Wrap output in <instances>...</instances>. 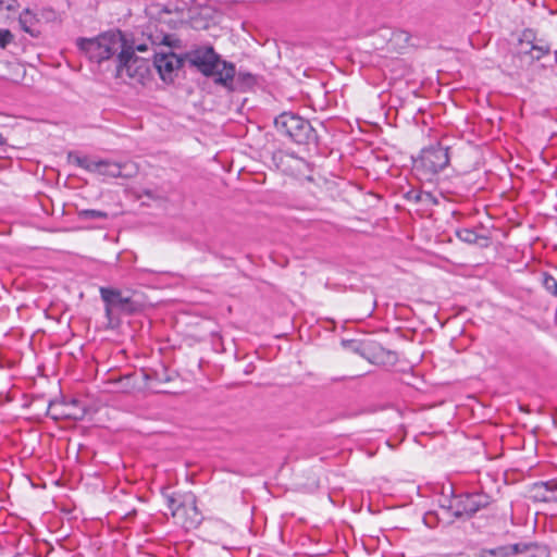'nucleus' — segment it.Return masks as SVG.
I'll list each match as a JSON object with an SVG mask.
<instances>
[{
    "label": "nucleus",
    "instance_id": "25",
    "mask_svg": "<svg viewBox=\"0 0 557 557\" xmlns=\"http://www.w3.org/2000/svg\"><path fill=\"white\" fill-rule=\"evenodd\" d=\"M14 39L13 34L9 29L0 28V47L5 48Z\"/></svg>",
    "mask_w": 557,
    "mask_h": 557
},
{
    "label": "nucleus",
    "instance_id": "17",
    "mask_svg": "<svg viewBox=\"0 0 557 557\" xmlns=\"http://www.w3.org/2000/svg\"><path fill=\"white\" fill-rule=\"evenodd\" d=\"M519 549L521 547L513 544L491 549L483 548L480 550L479 557H513V552H519Z\"/></svg>",
    "mask_w": 557,
    "mask_h": 557
},
{
    "label": "nucleus",
    "instance_id": "19",
    "mask_svg": "<svg viewBox=\"0 0 557 557\" xmlns=\"http://www.w3.org/2000/svg\"><path fill=\"white\" fill-rule=\"evenodd\" d=\"M550 52V46L545 44L543 40H534V49L530 53V58L528 60V66L533 64L535 61L541 60L544 55Z\"/></svg>",
    "mask_w": 557,
    "mask_h": 557
},
{
    "label": "nucleus",
    "instance_id": "20",
    "mask_svg": "<svg viewBox=\"0 0 557 557\" xmlns=\"http://www.w3.org/2000/svg\"><path fill=\"white\" fill-rule=\"evenodd\" d=\"M69 162L76 164L79 168H83L89 172H92L95 169V162L89 160L87 157H81L74 152H70L67 154Z\"/></svg>",
    "mask_w": 557,
    "mask_h": 557
},
{
    "label": "nucleus",
    "instance_id": "10",
    "mask_svg": "<svg viewBox=\"0 0 557 557\" xmlns=\"http://www.w3.org/2000/svg\"><path fill=\"white\" fill-rule=\"evenodd\" d=\"M96 172L109 177H131L136 173V169L132 163H117L108 160H99L95 162Z\"/></svg>",
    "mask_w": 557,
    "mask_h": 557
},
{
    "label": "nucleus",
    "instance_id": "12",
    "mask_svg": "<svg viewBox=\"0 0 557 557\" xmlns=\"http://www.w3.org/2000/svg\"><path fill=\"white\" fill-rule=\"evenodd\" d=\"M535 35L531 29H525L519 38L516 47V57L520 60V66H528V60L534 49Z\"/></svg>",
    "mask_w": 557,
    "mask_h": 557
},
{
    "label": "nucleus",
    "instance_id": "8",
    "mask_svg": "<svg viewBox=\"0 0 557 557\" xmlns=\"http://www.w3.org/2000/svg\"><path fill=\"white\" fill-rule=\"evenodd\" d=\"M47 414L54 420H58L61 416L73 420H82L87 414V407L75 398L70 403L62 404L50 401Z\"/></svg>",
    "mask_w": 557,
    "mask_h": 557
},
{
    "label": "nucleus",
    "instance_id": "9",
    "mask_svg": "<svg viewBox=\"0 0 557 557\" xmlns=\"http://www.w3.org/2000/svg\"><path fill=\"white\" fill-rule=\"evenodd\" d=\"M153 65L164 82H173L174 72L182 65V60L172 51L156 52Z\"/></svg>",
    "mask_w": 557,
    "mask_h": 557
},
{
    "label": "nucleus",
    "instance_id": "18",
    "mask_svg": "<svg viewBox=\"0 0 557 557\" xmlns=\"http://www.w3.org/2000/svg\"><path fill=\"white\" fill-rule=\"evenodd\" d=\"M256 83L255 76L249 72H236L233 82V89H246L253 86Z\"/></svg>",
    "mask_w": 557,
    "mask_h": 557
},
{
    "label": "nucleus",
    "instance_id": "4",
    "mask_svg": "<svg viewBox=\"0 0 557 557\" xmlns=\"http://www.w3.org/2000/svg\"><path fill=\"white\" fill-rule=\"evenodd\" d=\"M491 496L484 493H466L454 496L443 510L455 519H471L478 511L490 506Z\"/></svg>",
    "mask_w": 557,
    "mask_h": 557
},
{
    "label": "nucleus",
    "instance_id": "7",
    "mask_svg": "<svg viewBox=\"0 0 557 557\" xmlns=\"http://www.w3.org/2000/svg\"><path fill=\"white\" fill-rule=\"evenodd\" d=\"M100 295L104 302H111L120 313L133 314L141 309V302L133 295H124L120 289L101 287Z\"/></svg>",
    "mask_w": 557,
    "mask_h": 557
},
{
    "label": "nucleus",
    "instance_id": "14",
    "mask_svg": "<svg viewBox=\"0 0 557 557\" xmlns=\"http://www.w3.org/2000/svg\"><path fill=\"white\" fill-rule=\"evenodd\" d=\"M520 546L519 552H513V557H549V549L546 545L539 543H515Z\"/></svg>",
    "mask_w": 557,
    "mask_h": 557
},
{
    "label": "nucleus",
    "instance_id": "37",
    "mask_svg": "<svg viewBox=\"0 0 557 557\" xmlns=\"http://www.w3.org/2000/svg\"><path fill=\"white\" fill-rule=\"evenodd\" d=\"M178 511H180V507L176 508V510L173 512V516H176V512H178Z\"/></svg>",
    "mask_w": 557,
    "mask_h": 557
},
{
    "label": "nucleus",
    "instance_id": "33",
    "mask_svg": "<svg viewBox=\"0 0 557 557\" xmlns=\"http://www.w3.org/2000/svg\"><path fill=\"white\" fill-rule=\"evenodd\" d=\"M137 50V51H140V52H144L147 50V46L146 45H138L136 46V48H134V51Z\"/></svg>",
    "mask_w": 557,
    "mask_h": 557
},
{
    "label": "nucleus",
    "instance_id": "22",
    "mask_svg": "<svg viewBox=\"0 0 557 557\" xmlns=\"http://www.w3.org/2000/svg\"><path fill=\"white\" fill-rule=\"evenodd\" d=\"M408 199H413L416 202H433L436 203L435 198L429 191L412 190L407 195Z\"/></svg>",
    "mask_w": 557,
    "mask_h": 557
},
{
    "label": "nucleus",
    "instance_id": "3",
    "mask_svg": "<svg viewBox=\"0 0 557 557\" xmlns=\"http://www.w3.org/2000/svg\"><path fill=\"white\" fill-rule=\"evenodd\" d=\"M276 131L297 145H318V134L311 123L302 116L283 112L274 120Z\"/></svg>",
    "mask_w": 557,
    "mask_h": 557
},
{
    "label": "nucleus",
    "instance_id": "35",
    "mask_svg": "<svg viewBox=\"0 0 557 557\" xmlns=\"http://www.w3.org/2000/svg\"><path fill=\"white\" fill-rule=\"evenodd\" d=\"M145 195L148 196V197H152V194H151L150 190L145 191Z\"/></svg>",
    "mask_w": 557,
    "mask_h": 557
},
{
    "label": "nucleus",
    "instance_id": "13",
    "mask_svg": "<svg viewBox=\"0 0 557 557\" xmlns=\"http://www.w3.org/2000/svg\"><path fill=\"white\" fill-rule=\"evenodd\" d=\"M18 23L21 28L32 37L38 38L41 35L40 17L29 9H25L20 14Z\"/></svg>",
    "mask_w": 557,
    "mask_h": 557
},
{
    "label": "nucleus",
    "instance_id": "1",
    "mask_svg": "<svg viewBox=\"0 0 557 557\" xmlns=\"http://www.w3.org/2000/svg\"><path fill=\"white\" fill-rule=\"evenodd\" d=\"M186 60L190 66L195 67L202 75L213 77L216 85H221L226 89H233L235 65L222 60L213 47H197L186 53Z\"/></svg>",
    "mask_w": 557,
    "mask_h": 557
},
{
    "label": "nucleus",
    "instance_id": "26",
    "mask_svg": "<svg viewBox=\"0 0 557 557\" xmlns=\"http://www.w3.org/2000/svg\"><path fill=\"white\" fill-rule=\"evenodd\" d=\"M40 20H45L46 22H55L58 20V14L54 10L50 8L42 9L39 13Z\"/></svg>",
    "mask_w": 557,
    "mask_h": 557
},
{
    "label": "nucleus",
    "instance_id": "28",
    "mask_svg": "<svg viewBox=\"0 0 557 557\" xmlns=\"http://www.w3.org/2000/svg\"><path fill=\"white\" fill-rule=\"evenodd\" d=\"M18 7L17 0H0V8H5L8 11H15Z\"/></svg>",
    "mask_w": 557,
    "mask_h": 557
},
{
    "label": "nucleus",
    "instance_id": "32",
    "mask_svg": "<svg viewBox=\"0 0 557 557\" xmlns=\"http://www.w3.org/2000/svg\"><path fill=\"white\" fill-rule=\"evenodd\" d=\"M161 44H162V45H165V46H168V47H171L172 45H171V42H170V35H164V36L162 37V41H161Z\"/></svg>",
    "mask_w": 557,
    "mask_h": 557
},
{
    "label": "nucleus",
    "instance_id": "11",
    "mask_svg": "<svg viewBox=\"0 0 557 557\" xmlns=\"http://www.w3.org/2000/svg\"><path fill=\"white\" fill-rule=\"evenodd\" d=\"M362 358L373 364L393 363L396 360V354L385 349L379 343L367 341L366 348L362 349Z\"/></svg>",
    "mask_w": 557,
    "mask_h": 557
},
{
    "label": "nucleus",
    "instance_id": "30",
    "mask_svg": "<svg viewBox=\"0 0 557 557\" xmlns=\"http://www.w3.org/2000/svg\"><path fill=\"white\" fill-rule=\"evenodd\" d=\"M154 376H156V380L159 381V382H168V381L171 380L170 376L166 375L165 372H163L162 375L156 372Z\"/></svg>",
    "mask_w": 557,
    "mask_h": 557
},
{
    "label": "nucleus",
    "instance_id": "23",
    "mask_svg": "<svg viewBox=\"0 0 557 557\" xmlns=\"http://www.w3.org/2000/svg\"><path fill=\"white\" fill-rule=\"evenodd\" d=\"M366 343H367V341L361 342V341L350 339V341H343L342 344L349 351L355 352L362 357V351H363L362 349L366 348Z\"/></svg>",
    "mask_w": 557,
    "mask_h": 557
},
{
    "label": "nucleus",
    "instance_id": "27",
    "mask_svg": "<svg viewBox=\"0 0 557 557\" xmlns=\"http://www.w3.org/2000/svg\"><path fill=\"white\" fill-rule=\"evenodd\" d=\"M106 304V315L109 320V323L111 324L114 319H117V314L120 312L115 309L114 306H112L111 302H104Z\"/></svg>",
    "mask_w": 557,
    "mask_h": 557
},
{
    "label": "nucleus",
    "instance_id": "21",
    "mask_svg": "<svg viewBox=\"0 0 557 557\" xmlns=\"http://www.w3.org/2000/svg\"><path fill=\"white\" fill-rule=\"evenodd\" d=\"M77 215H78V219L83 220V221L108 219V213L106 211L95 210V209L81 210V211H78Z\"/></svg>",
    "mask_w": 557,
    "mask_h": 557
},
{
    "label": "nucleus",
    "instance_id": "29",
    "mask_svg": "<svg viewBox=\"0 0 557 557\" xmlns=\"http://www.w3.org/2000/svg\"><path fill=\"white\" fill-rule=\"evenodd\" d=\"M191 510L194 511L195 517L188 523H186V525H185L186 528L196 527L201 521V517H200V515L197 510V507L195 505L191 507Z\"/></svg>",
    "mask_w": 557,
    "mask_h": 557
},
{
    "label": "nucleus",
    "instance_id": "36",
    "mask_svg": "<svg viewBox=\"0 0 557 557\" xmlns=\"http://www.w3.org/2000/svg\"><path fill=\"white\" fill-rule=\"evenodd\" d=\"M145 377H146V380H150L151 379V376L149 374H147V373L145 374Z\"/></svg>",
    "mask_w": 557,
    "mask_h": 557
},
{
    "label": "nucleus",
    "instance_id": "5",
    "mask_svg": "<svg viewBox=\"0 0 557 557\" xmlns=\"http://www.w3.org/2000/svg\"><path fill=\"white\" fill-rule=\"evenodd\" d=\"M150 63L147 59L139 58L134 53V48L126 46L117 54L115 77L124 79L128 77L135 83H143L149 75Z\"/></svg>",
    "mask_w": 557,
    "mask_h": 557
},
{
    "label": "nucleus",
    "instance_id": "6",
    "mask_svg": "<svg viewBox=\"0 0 557 557\" xmlns=\"http://www.w3.org/2000/svg\"><path fill=\"white\" fill-rule=\"evenodd\" d=\"M449 160V148L438 144L421 151L420 158L416 161V168L436 174L448 165Z\"/></svg>",
    "mask_w": 557,
    "mask_h": 557
},
{
    "label": "nucleus",
    "instance_id": "2",
    "mask_svg": "<svg viewBox=\"0 0 557 557\" xmlns=\"http://www.w3.org/2000/svg\"><path fill=\"white\" fill-rule=\"evenodd\" d=\"M77 47L91 61L101 63L127 46L120 30H109L94 38H78Z\"/></svg>",
    "mask_w": 557,
    "mask_h": 557
},
{
    "label": "nucleus",
    "instance_id": "16",
    "mask_svg": "<svg viewBox=\"0 0 557 557\" xmlns=\"http://www.w3.org/2000/svg\"><path fill=\"white\" fill-rule=\"evenodd\" d=\"M531 492L532 498L536 502H554V492L549 481L534 483Z\"/></svg>",
    "mask_w": 557,
    "mask_h": 557
},
{
    "label": "nucleus",
    "instance_id": "31",
    "mask_svg": "<svg viewBox=\"0 0 557 557\" xmlns=\"http://www.w3.org/2000/svg\"><path fill=\"white\" fill-rule=\"evenodd\" d=\"M550 488H553L554 492V502H557V480H549Z\"/></svg>",
    "mask_w": 557,
    "mask_h": 557
},
{
    "label": "nucleus",
    "instance_id": "34",
    "mask_svg": "<svg viewBox=\"0 0 557 557\" xmlns=\"http://www.w3.org/2000/svg\"><path fill=\"white\" fill-rule=\"evenodd\" d=\"M7 145V139L0 134V146Z\"/></svg>",
    "mask_w": 557,
    "mask_h": 557
},
{
    "label": "nucleus",
    "instance_id": "15",
    "mask_svg": "<svg viewBox=\"0 0 557 557\" xmlns=\"http://www.w3.org/2000/svg\"><path fill=\"white\" fill-rule=\"evenodd\" d=\"M457 237L467 244H476L480 247H487L490 245V237L476 234L471 228H461L456 232Z\"/></svg>",
    "mask_w": 557,
    "mask_h": 557
},
{
    "label": "nucleus",
    "instance_id": "24",
    "mask_svg": "<svg viewBox=\"0 0 557 557\" xmlns=\"http://www.w3.org/2000/svg\"><path fill=\"white\" fill-rule=\"evenodd\" d=\"M543 285L547 292L557 297V280L550 274L545 273Z\"/></svg>",
    "mask_w": 557,
    "mask_h": 557
}]
</instances>
